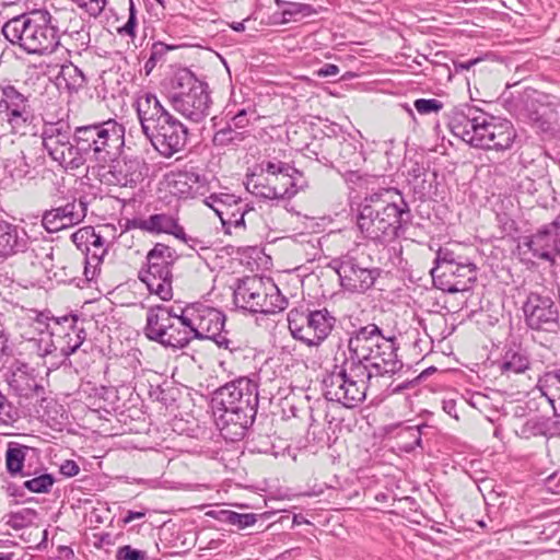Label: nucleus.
Here are the masks:
<instances>
[{
    "instance_id": "obj_45",
    "label": "nucleus",
    "mask_w": 560,
    "mask_h": 560,
    "mask_svg": "<svg viewBox=\"0 0 560 560\" xmlns=\"http://www.w3.org/2000/svg\"><path fill=\"white\" fill-rule=\"evenodd\" d=\"M97 233H95L94 228L92 226H84L75 231L71 235L72 242L75 244V246L84 253L86 247L90 243H92L93 238L95 237Z\"/></svg>"
},
{
    "instance_id": "obj_19",
    "label": "nucleus",
    "mask_w": 560,
    "mask_h": 560,
    "mask_svg": "<svg viewBox=\"0 0 560 560\" xmlns=\"http://www.w3.org/2000/svg\"><path fill=\"white\" fill-rule=\"evenodd\" d=\"M112 164L104 172L100 173L101 180L107 185L120 187H135L141 183L148 171L143 159L136 155H124L110 161Z\"/></svg>"
},
{
    "instance_id": "obj_51",
    "label": "nucleus",
    "mask_w": 560,
    "mask_h": 560,
    "mask_svg": "<svg viewBox=\"0 0 560 560\" xmlns=\"http://www.w3.org/2000/svg\"><path fill=\"white\" fill-rule=\"evenodd\" d=\"M136 26H137L136 7H135L132 0H130L128 20L121 27L118 28V33L120 35H127L130 37H135L136 36V32H135Z\"/></svg>"
},
{
    "instance_id": "obj_7",
    "label": "nucleus",
    "mask_w": 560,
    "mask_h": 560,
    "mask_svg": "<svg viewBox=\"0 0 560 560\" xmlns=\"http://www.w3.org/2000/svg\"><path fill=\"white\" fill-rule=\"evenodd\" d=\"M212 406L224 422H233L244 428L247 419L255 416L258 406L256 381L241 376L219 387L212 397Z\"/></svg>"
},
{
    "instance_id": "obj_10",
    "label": "nucleus",
    "mask_w": 560,
    "mask_h": 560,
    "mask_svg": "<svg viewBox=\"0 0 560 560\" xmlns=\"http://www.w3.org/2000/svg\"><path fill=\"white\" fill-rule=\"evenodd\" d=\"M233 298L237 307L252 313L276 314L287 306V300L275 282L258 276L241 279Z\"/></svg>"
},
{
    "instance_id": "obj_12",
    "label": "nucleus",
    "mask_w": 560,
    "mask_h": 560,
    "mask_svg": "<svg viewBox=\"0 0 560 560\" xmlns=\"http://www.w3.org/2000/svg\"><path fill=\"white\" fill-rule=\"evenodd\" d=\"M336 318L327 308H293L288 313V325L294 339L308 347H318L331 332Z\"/></svg>"
},
{
    "instance_id": "obj_8",
    "label": "nucleus",
    "mask_w": 560,
    "mask_h": 560,
    "mask_svg": "<svg viewBox=\"0 0 560 560\" xmlns=\"http://www.w3.org/2000/svg\"><path fill=\"white\" fill-rule=\"evenodd\" d=\"M168 101L174 110L191 122L199 124L210 115L209 86L188 69H182L173 77Z\"/></svg>"
},
{
    "instance_id": "obj_17",
    "label": "nucleus",
    "mask_w": 560,
    "mask_h": 560,
    "mask_svg": "<svg viewBox=\"0 0 560 560\" xmlns=\"http://www.w3.org/2000/svg\"><path fill=\"white\" fill-rule=\"evenodd\" d=\"M526 326L538 332L556 334L560 329V312L548 294L530 292L523 304Z\"/></svg>"
},
{
    "instance_id": "obj_55",
    "label": "nucleus",
    "mask_w": 560,
    "mask_h": 560,
    "mask_svg": "<svg viewBox=\"0 0 560 560\" xmlns=\"http://www.w3.org/2000/svg\"><path fill=\"white\" fill-rule=\"evenodd\" d=\"M339 73V67L332 63H325L317 70V75L322 78L335 77Z\"/></svg>"
},
{
    "instance_id": "obj_61",
    "label": "nucleus",
    "mask_w": 560,
    "mask_h": 560,
    "mask_svg": "<svg viewBox=\"0 0 560 560\" xmlns=\"http://www.w3.org/2000/svg\"><path fill=\"white\" fill-rule=\"evenodd\" d=\"M84 261H85L84 275L88 280H92L95 277V276H92L93 267L91 265L86 264V259Z\"/></svg>"
},
{
    "instance_id": "obj_4",
    "label": "nucleus",
    "mask_w": 560,
    "mask_h": 560,
    "mask_svg": "<svg viewBox=\"0 0 560 560\" xmlns=\"http://www.w3.org/2000/svg\"><path fill=\"white\" fill-rule=\"evenodd\" d=\"M450 128L454 136L466 143L485 150H508L516 137L509 120L498 119L469 105L453 112Z\"/></svg>"
},
{
    "instance_id": "obj_56",
    "label": "nucleus",
    "mask_w": 560,
    "mask_h": 560,
    "mask_svg": "<svg viewBox=\"0 0 560 560\" xmlns=\"http://www.w3.org/2000/svg\"><path fill=\"white\" fill-rule=\"evenodd\" d=\"M9 354L8 336L4 330L0 328V363Z\"/></svg>"
},
{
    "instance_id": "obj_15",
    "label": "nucleus",
    "mask_w": 560,
    "mask_h": 560,
    "mask_svg": "<svg viewBox=\"0 0 560 560\" xmlns=\"http://www.w3.org/2000/svg\"><path fill=\"white\" fill-rule=\"evenodd\" d=\"M73 131L65 120L45 122L42 130L43 147L48 155L66 170H78L83 166L77 143L71 141Z\"/></svg>"
},
{
    "instance_id": "obj_59",
    "label": "nucleus",
    "mask_w": 560,
    "mask_h": 560,
    "mask_svg": "<svg viewBox=\"0 0 560 560\" xmlns=\"http://www.w3.org/2000/svg\"><path fill=\"white\" fill-rule=\"evenodd\" d=\"M409 435L413 438V443L416 446H421V433L419 427H409L407 429Z\"/></svg>"
},
{
    "instance_id": "obj_23",
    "label": "nucleus",
    "mask_w": 560,
    "mask_h": 560,
    "mask_svg": "<svg viewBox=\"0 0 560 560\" xmlns=\"http://www.w3.org/2000/svg\"><path fill=\"white\" fill-rule=\"evenodd\" d=\"M528 119L542 131H552L560 126V101L544 95L532 102L528 107Z\"/></svg>"
},
{
    "instance_id": "obj_6",
    "label": "nucleus",
    "mask_w": 560,
    "mask_h": 560,
    "mask_svg": "<svg viewBox=\"0 0 560 560\" xmlns=\"http://www.w3.org/2000/svg\"><path fill=\"white\" fill-rule=\"evenodd\" d=\"M49 19L48 12L24 13L5 22L2 34L28 54H50L58 47L59 36Z\"/></svg>"
},
{
    "instance_id": "obj_21",
    "label": "nucleus",
    "mask_w": 560,
    "mask_h": 560,
    "mask_svg": "<svg viewBox=\"0 0 560 560\" xmlns=\"http://www.w3.org/2000/svg\"><path fill=\"white\" fill-rule=\"evenodd\" d=\"M523 245L535 258L555 262V256L560 253V223L553 221L535 234L525 237Z\"/></svg>"
},
{
    "instance_id": "obj_25",
    "label": "nucleus",
    "mask_w": 560,
    "mask_h": 560,
    "mask_svg": "<svg viewBox=\"0 0 560 560\" xmlns=\"http://www.w3.org/2000/svg\"><path fill=\"white\" fill-rule=\"evenodd\" d=\"M212 203H208L220 218L222 225L228 230L231 226H243L247 205L235 199L233 195L211 196Z\"/></svg>"
},
{
    "instance_id": "obj_41",
    "label": "nucleus",
    "mask_w": 560,
    "mask_h": 560,
    "mask_svg": "<svg viewBox=\"0 0 560 560\" xmlns=\"http://www.w3.org/2000/svg\"><path fill=\"white\" fill-rule=\"evenodd\" d=\"M27 364L20 363L8 378L10 387L20 393L31 389L34 380L27 375Z\"/></svg>"
},
{
    "instance_id": "obj_40",
    "label": "nucleus",
    "mask_w": 560,
    "mask_h": 560,
    "mask_svg": "<svg viewBox=\"0 0 560 560\" xmlns=\"http://www.w3.org/2000/svg\"><path fill=\"white\" fill-rule=\"evenodd\" d=\"M537 388L545 397H553V392H560V369L548 371L539 376Z\"/></svg>"
},
{
    "instance_id": "obj_64",
    "label": "nucleus",
    "mask_w": 560,
    "mask_h": 560,
    "mask_svg": "<svg viewBox=\"0 0 560 560\" xmlns=\"http://www.w3.org/2000/svg\"><path fill=\"white\" fill-rule=\"evenodd\" d=\"M82 33H84L86 36H88V33L84 31V26L82 25L81 26V30L80 31H75V34L81 38L82 37Z\"/></svg>"
},
{
    "instance_id": "obj_32",
    "label": "nucleus",
    "mask_w": 560,
    "mask_h": 560,
    "mask_svg": "<svg viewBox=\"0 0 560 560\" xmlns=\"http://www.w3.org/2000/svg\"><path fill=\"white\" fill-rule=\"evenodd\" d=\"M248 137V130H236L235 128H232V124H225V126L214 131L212 144L217 149L234 150Z\"/></svg>"
},
{
    "instance_id": "obj_57",
    "label": "nucleus",
    "mask_w": 560,
    "mask_h": 560,
    "mask_svg": "<svg viewBox=\"0 0 560 560\" xmlns=\"http://www.w3.org/2000/svg\"><path fill=\"white\" fill-rule=\"evenodd\" d=\"M145 516V511H128L122 518L125 524L131 523L133 520L143 518Z\"/></svg>"
},
{
    "instance_id": "obj_62",
    "label": "nucleus",
    "mask_w": 560,
    "mask_h": 560,
    "mask_svg": "<svg viewBox=\"0 0 560 560\" xmlns=\"http://www.w3.org/2000/svg\"><path fill=\"white\" fill-rule=\"evenodd\" d=\"M231 27L236 32H243L245 31V25L243 22H234L231 24Z\"/></svg>"
},
{
    "instance_id": "obj_35",
    "label": "nucleus",
    "mask_w": 560,
    "mask_h": 560,
    "mask_svg": "<svg viewBox=\"0 0 560 560\" xmlns=\"http://www.w3.org/2000/svg\"><path fill=\"white\" fill-rule=\"evenodd\" d=\"M57 84L65 88L70 92H78L86 84V79L83 72L73 63L62 65L57 77Z\"/></svg>"
},
{
    "instance_id": "obj_5",
    "label": "nucleus",
    "mask_w": 560,
    "mask_h": 560,
    "mask_svg": "<svg viewBox=\"0 0 560 560\" xmlns=\"http://www.w3.org/2000/svg\"><path fill=\"white\" fill-rule=\"evenodd\" d=\"M83 165L90 161L104 167L125 145V127L115 119L78 126L73 130Z\"/></svg>"
},
{
    "instance_id": "obj_58",
    "label": "nucleus",
    "mask_w": 560,
    "mask_h": 560,
    "mask_svg": "<svg viewBox=\"0 0 560 560\" xmlns=\"http://www.w3.org/2000/svg\"><path fill=\"white\" fill-rule=\"evenodd\" d=\"M555 393V396L553 397H546L548 399V401L551 404L553 410H555V415L557 417H560V390L558 392H553Z\"/></svg>"
},
{
    "instance_id": "obj_44",
    "label": "nucleus",
    "mask_w": 560,
    "mask_h": 560,
    "mask_svg": "<svg viewBox=\"0 0 560 560\" xmlns=\"http://www.w3.org/2000/svg\"><path fill=\"white\" fill-rule=\"evenodd\" d=\"M55 478L50 474H42L24 481L23 487L34 493H47L50 491Z\"/></svg>"
},
{
    "instance_id": "obj_30",
    "label": "nucleus",
    "mask_w": 560,
    "mask_h": 560,
    "mask_svg": "<svg viewBox=\"0 0 560 560\" xmlns=\"http://www.w3.org/2000/svg\"><path fill=\"white\" fill-rule=\"evenodd\" d=\"M468 258L469 257L456 253L453 248L441 247L436 253L434 260L435 266L431 269L433 282L440 277H444V275H450L452 272V268L458 266L459 262H463Z\"/></svg>"
},
{
    "instance_id": "obj_47",
    "label": "nucleus",
    "mask_w": 560,
    "mask_h": 560,
    "mask_svg": "<svg viewBox=\"0 0 560 560\" xmlns=\"http://www.w3.org/2000/svg\"><path fill=\"white\" fill-rule=\"evenodd\" d=\"M416 110L421 115L438 113L443 108V103L436 98H418L413 102Z\"/></svg>"
},
{
    "instance_id": "obj_39",
    "label": "nucleus",
    "mask_w": 560,
    "mask_h": 560,
    "mask_svg": "<svg viewBox=\"0 0 560 560\" xmlns=\"http://www.w3.org/2000/svg\"><path fill=\"white\" fill-rule=\"evenodd\" d=\"M247 189L255 196L264 199H279L276 186L269 177H257L248 180Z\"/></svg>"
},
{
    "instance_id": "obj_43",
    "label": "nucleus",
    "mask_w": 560,
    "mask_h": 560,
    "mask_svg": "<svg viewBox=\"0 0 560 560\" xmlns=\"http://www.w3.org/2000/svg\"><path fill=\"white\" fill-rule=\"evenodd\" d=\"M316 13V10L307 3L289 2L282 11L285 22L296 21L298 16L306 18Z\"/></svg>"
},
{
    "instance_id": "obj_34",
    "label": "nucleus",
    "mask_w": 560,
    "mask_h": 560,
    "mask_svg": "<svg viewBox=\"0 0 560 560\" xmlns=\"http://www.w3.org/2000/svg\"><path fill=\"white\" fill-rule=\"evenodd\" d=\"M30 452H33L32 447L15 442L9 443L5 452V464L7 469L11 475H30L28 472H23L24 460Z\"/></svg>"
},
{
    "instance_id": "obj_28",
    "label": "nucleus",
    "mask_w": 560,
    "mask_h": 560,
    "mask_svg": "<svg viewBox=\"0 0 560 560\" xmlns=\"http://www.w3.org/2000/svg\"><path fill=\"white\" fill-rule=\"evenodd\" d=\"M139 228L151 233L172 234L176 238L183 240L185 243H188V241L196 242L195 238H187L184 228L180 226L178 220L171 214H152L149 218L141 220Z\"/></svg>"
},
{
    "instance_id": "obj_53",
    "label": "nucleus",
    "mask_w": 560,
    "mask_h": 560,
    "mask_svg": "<svg viewBox=\"0 0 560 560\" xmlns=\"http://www.w3.org/2000/svg\"><path fill=\"white\" fill-rule=\"evenodd\" d=\"M80 467L74 460H65L60 465V472L66 477H74L79 474Z\"/></svg>"
},
{
    "instance_id": "obj_3",
    "label": "nucleus",
    "mask_w": 560,
    "mask_h": 560,
    "mask_svg": "<svg viewBox=\"0 0 560 560\" xmlns=\"http://www.w3.org/2000/svg\"><path fill=\"white\" fill-rule=\"evenodd\" d=\"M133 106L143 135L162 156L171 158L185 148L188 128L164 108L155 94H139Z\"/></svg>"
},
{
    "instance_id": "obj_52",
    "label": "nucleus",
    "mask_w": 560,
    "mask_h": 560,
    "mask_svg": "<svg viewBox=\"0 0 560 560\" xmlns=\"http://www.w3.org/2000/svg\"><path fill=\"white\" fill-rule=\"evenodd\" d=\"M226 124H232V128L236 130H247L249 125V118L247 117V110H238Z\"/></svg>"
},
{
    "instance_id": "obj_46",
    "label": "nucleus",
    "mask_w": 560,
    "mask_h": 560,
    "mask_svg": "<svg viewBox=\"0 0 560 560\" xmlns=\"http://www.w3.org/2000/svg\"><path fill=\"white\" fill-rule=\"evenodd\" d=\"M90 16L97 18L105 9L106 0H71Z\"/></svg>"
},
{
    "instance_id": "obj_1",
    "label": "nucleus",
    "mask_w": 560,
    "mask_h": 560,
    "mask_svg": "<svg viewBox=\"0 0 560 560\" xmlns=\"http://www.w3.org/2000/svg\"><path fill=\"white\" fill-rule=\"evenodd\" d=\"M349 358L336 365L324 380L326 399L353 408L364 400L374 380L392 376L401 368L397 358L395 338L383 336L375 324L352 331L348 340Z\"/></svg>"
},
{
    "instance_id": "obj_9",
    "label": "nucleus",
    "mask_w": 560,
    "mask_h": 560,
    "mask_svg": "<svg viewBox=\"0 0 560 560\" xmlns=\"http://www.w3.org/2000/svg\"><path fill=\"white\" fill-rule=\"evenodd\" d=\"M159 305L147 313L144 335L148 339L164 347L183 349L194 340L186 307L179 308Z\"/></svg>"
},
{
    "instance_id": "obj_18",
    "label": "nucleus",
    "mask_w": 560,
    "mask_h": 560,
    "mask_svg": "<svg viewBox=\"0 0 560 560\" xmlns=\"http://www.w3.org/2000/svg\"><path fill=\"white\" fill-rule=\"evenodd\" d=\"M0 115H3L12 132L20 135L27 132L34 118L28 97L19 92L13 85H7L2 89Z\"/></svg>"
},
{
    "instance_id": "obj_50",
    "label": "nucleus",
    "mask_w": 560,
    "mask_h": 560,
    "mask_svg": "<svg viewBox=\"0 0 560 560\" xmlns=\"http://www.w3.org/2000/svg\"><path fill=\"white\" fill-rule=\"evenodd\" d=\"M147 551L135 549L129 545L121 546L117 549V560H147Z\"/></svg>"
},
{
    "instance_id": "obj_49",
    "label": "nucleus",
    "mask_w": 560,
    "mask_h": 560,
    "mask_svg": "<svg viewBox=\"0 0 560 560\" xmlns=\"http://www.w3.org/2000/svg\"><path fill=\"white\" fill-rule=\"evenodd\" d=\"M176 45H167L162 42H156L152 45L150 58L147 61V67L149 63L155 66L159 61L163 60L164 56L167 51L176 49Z\"/></svg>"
},
{
    "instance_id": "obj_14",
    "label": "nucleus",
    "mask_w": 560,
    "mask_h": 560,
    "mask_svg": "<svg viewBox=\"0 0 560 560\" xmlns=\"http://www.w3.org/2000/svg\"><path fill=\"white\" fill-rule=\"evenodd\" d=\"M60 317L50 315V312L30 310L19 322L21 338L26 342V349L37 357L45 358L51 354L54 334H60Z\"/></svg>"
},
{
    "instance_id": "obj_37",
    "label": "nucleus",
    "mask_w": 560,
    "mask_h": 560,
    "mask_svg": "<svg viewBox=\"0 0 560 560\" xmlns=\"http://www.w3.org/2000/svg\"><path fill=\"white\" fill-rule=\"evenodd\" d=\"M107 249L105 247V240L100 234H96L92 243L89 244L84 254L86 257V264L93 267L92 276H95L97 269L103 260Z\"/></svg>"
},
{
    "instance_id": "obj_63",
    "label": "nucleus",
    "mask_w": 560,
    "mask_h": 560,
    "mask_svg": "<svg viewBox=\"0 0 560 560\" xmlns=\"http://www.w3.org/2000/svg\"><path fill=\"white\" fill-rule=\"evenodd\" d=\"M0 560H12L11 553H0Z\"/></svg>"
},
{
    "instance_id": "obj_20",
    "label": "nucleus",
    "mask_w": 560,
    "mask_h": 560,
    "mask_svg": "<svg viewBox=\"0 0 560 560\" xmlns=\"http://www.w3.org/2000/svg\"><path fill=\"white\" fill-rule=\"evenodd\" d=\"M88 201L80 198L73 199L63 206L46 210L42 218V224L49 233L74 226L81 223L88 213Z\"/></svg>"
},
{
    "instance_id": "obj_11",
    "label": "nucleus",
    "mask_w": 560,
    "mask_h": 560,
    "mask_svg": "<svg viewBox=\"0 0 560 560\" xmlns=\"http://www.w3.org/2000/svg\"><path fill=\"white\" fill-rule=\"evenodd\" d=\"M329 266L337 272L341 288L349 293H365L380 277V269L358 249L334 258Z\"/></svg>"
},
{
    "instance_id": "obj_42",
    "label": "nucleus",
    "mask_w": 560,
    "mask_h": 560,
    "mask_svg": "<svg viewBox=\"0 0 560 560\" xmlns=\"http://www.w3.org/2000/svg\"><path fill=\"white\" fill-rule=\"evenodd\" d=\"M222 521L236 526L240 529L253 526L257 521V515L254 513L241 514L234 511H222Z\"/></svg>"
},
{
    "instance_id": "obj_31",
    "label": "nucleus",
    "mask_w": 560,
    "mask_h": 560,
    "mask_svg": "<svg viewBox=\"0 0 560 560\" xmlns=\"http://www.w3.org/2000/svg\"><path fill=\"white\" fill-rule=\"evenodd\" d=\"M23 253L33 266L38 265L47 271L52 269L54 246L49 242L30 238L28 248Z\"/></svg>"
},
{
    "instance_id": "obj_2",
    "label": "nucleus",
    "mask_w": 560,
    "mask_h": 560,
    "mask_svg": "<svg viewBox=\"0 0 560 560\" xmlns=\"http://www.w3.org/2000/svg\"><path fill=\"white\" fill-rule=\"evenodd\" d=\"M409 220V206L397 189L365 197L357 214V225L364 238L382 245L401 237Z\"/></svg>"
},
{
    "instance_id": "obj_29",
    "label": "nucleus",
    "mask_w": 560,
    "mask_h": 560,
    "mask_svg": "<svg viewBox=\"0 0 560 560\" xmlns=\"http://www.w3.org/2000/svg\"><path fill=\"white\" fill-rule=\"evenodd\" d=\"M269 179L276 186L279 199H290L299 191L305 190L308 187V182L303 173L294 167L281 173L277 177H269Z\"/></svg>"
},
{
    "instance_id": "obj_54",
    "label": "nucleus",
    "mask_w": 560,
    "mask_h": 560,
    "mask_svg": "<svg viewBox=\"0 0 560 560\" xmlns=\"http://www.w3.org/2000/svg\"><path fill=\"white\" fill-rule=\"evenodd\" d=\"M12 419V406L0 395V421L5 423Z\"/></svg>"
},
{
    "instance_id": "obj_22",
    "label": "nucleus",
    "mask_w": 560,
    "mask_h": 560,
    "mask_svg": "<svg viewBox=\"0 0 560 560\" xmlns=\"http://www.w3.org/2000/svg\"><path fill=\"white\" fill-rule=\"evenodd\" d=\"M60 334H54L51 354L56 351L60 352L63 360H68L85 341L86 331L83 327L78 326L75 317L62 316L59 318Z\"/></svg>"
},
{
    "instance_id": "obj_13",
    "label": "nucleus",
    "mask_w": 560,
    "mask_h": 560,
    "mask_svg": "<svg viewBox=\"0 0 560 560\" xmlns=\"http://www.w3.org/2000/svg\"><path fill=\"white\" fill-rule=\"evenodd\" d=\"M175 260V250L158 243L147 255V266L140 269L138 278L149 292L163 301L173 298L171 266Z\"/></svg>"
},
{
    "instance_id": "obj_16",
    "label": "nucleus",
    "mask_w": 560,
    "mask_h": 560,
    "mask_svg": "<svg viewBox=\"0 0 560 560\" xmlns=\"http://www.w3.org/2000/svg\"><path fill=\"white\" fill-rule=\"evenodd\" d=\"M186 314L192 329V338L202 340H213L220 348L236 350L233 341L226 337L224 331L225 314L214 307L203 304H192L186 306Z\"/></svg>"
},
{
    "instance_id": "obj_36",
    "label": "nucleus",
    "mask_w": 560,
    "mask_h": 560,
    "mask_svg": "<svg viewBox=\"0 0 560 560\" xmlns=\"http://www.w3.org/2000/svg\"><path fill=\"white\" fill-rule=\"evenodd\" d=\"M38 517L36 510L31 508H23L18 511L10 512L3 516L5 525L19 530L32 525Z\"/></svg>"
},
{
    "instance_id": "obj_38",
    "label": "nucleus",
    "mask_w": 560,
    "mask_h": 560,
    "mask_svg": "<svg viewBox=\"0 0 560 560\" xmlns=\"http://www.w3.org/2000/svg\"><path fill=\"white\" fill-rule=\"evenodd\" d=\"M340 159L348 166H358L363 161L362 144L355 140L340 142Z\"/></svg>"
},
{
    "instance_id": "obj_33",
    "label": "nucleus",
    "mask_w": 560,
    "mask_h": 560,
    "mask_svg": "<svg viewBox=\"0 0 560 560\" xmlns=\"http://www.w3.org/2000/svg\"><path fill=\"white\" fill-rule=\"evenodd\" d=\"M530 361L527 352L522 348L509 349L505 351L502 361L499 363L502 374H520L529 369Z\"/></svg>"
},
{
    "instance_id": "obj_24",
    "label": "nucleus",
    "mask_w": 560,
    "mask_h": 560,
    "mask_svg": "<svg viewBox=\"0 0 560 560\" xmlns=\"http://www.w3.org/2000/svg\"><path fill=\"white\" fill-rule=\"evenodd\" d=\"M168 188L172 195L183 199L203 197L209 191L207 178L194 171L173 174Z\"/></svg>"
},
{
    "instance_id": "obj_27",
    "label": "nucleus",
    "mask_w": 560,
    "mask_h": 560,
    "mask_svg": "<svg viewBox=\"0 0 560 560\" xmlns=\"http://www.w3.org/2000/svg\"><path fill=\"white\" fill-rule=\"evenodd\" d=\"M30 236L24 229L0 220V258L7 259L21 252H26Z\"/></svg>"
},
{
    "instance_id": "obj_26",
    "label": "nucleus",
    "mask_w": 560,
    "mask_h": 560,
    "mask_svg": "<svg viewBox=\"0 0 560 560\" xmlns=\"http://www.w3.org/2000/svg\"><path fill=\"white\" fill-rule=\"evenodd\" d=\"M477 279V267L474 261L468 258L459 262L458 266L452 268L450 275H444L434 281L436 287L448 293L463 292L470 288Z\"/></svg>"
},
{
    "instance_id": "obj_48",
    "label": "nucleus",
    "mask_w": 560,
    "mask_h": 560,
    "mask_svg": "<svg viewBox=\"0 0 560 560\" xmlns=\"http://www.w3.org/2000/svg\"><path fill=\"white\" fill-rule=\"evenodd\" d=\"M260 167L267 174L266 177H277L281 173L290 171L293 166L279 160H272L261 162Z\"/></svg>"
},
{
    "instance_id": "obj_60",
    "label": "nucleus",
    "mask_w": 560,
    "mask_h": 560,
    "mask_svg": "<svg viewBox=\"0 0 560 560\" xmlns=\"http://www.w3.org/2000/svg\"><path fill=\"white\" fill-rule=\"evenodd\" d=\"M480 61L479 58H475V59H469L467 61H463V62H457L456 63V69H460V70H469L471 67H474L476 63H478Z\"/></svg>"
}]
</instances>
